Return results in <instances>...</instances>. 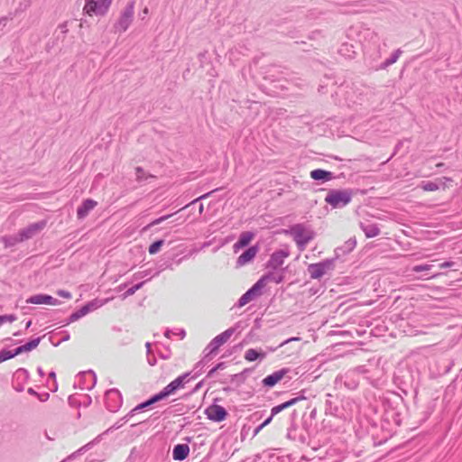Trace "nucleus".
<instances>
[{
	"mask_svg": "<svg viewBox=\"0 0 462 462\" xmlns=\"http://www.w3.org/2000/svg\"><path fill=\"white\" fill-rule=\"evenodd\" d=\"M357 411L356 402L349 397L340 398L339 396L327 393L325 395V413L343 420H349Z\"/></svg>",
	"mask_w": 462,
	"mask_h": 462,
	"instance_id": "nucleus-1",
	"label": "nucleus"
},
{
	"mask_svg": "<svg viewBox=\"0 0 462 462\" xmlns=\"http://www.w3.org/2000/svg\"><path fill=\"white\" fill-rule=\"evenodd\" d=\"M285 232L293 238L300 251L305 250L307 245L315 237V232L304 224L292 225Z\"/></svg>",
	"mask_w": 462,
	"mask_h": 462,
	"instance_id": "nucleus-2",
	"label": "nucleus"
},
{
	"mask_svg": "<svg viewBox=\"0 0 462 462\" xmlns=\"http://www.w3.org/2000/svg\"><path fill=\"white\" fill-rule=\"evenodd\" d=\"M236 328L234 327L229 328L215 337L205 348V356L199 362L197 363V366H199L200 365H206L211 360V356L215 355L218 351L219 347L232 337V335L236 332Z\"/></svg>",
	"mask_w": 462,
	"mask_h": 462,
	"instance_id": "nucleus-3",
	"label": "nucleus"
},
{
	"mask_svg": "<svg viewBox=\"0 0 462 462\" xmlns=\"http://www.w3.org/2000/svg\"><path fill=\"white\" fill-rule=\"evenodd\" d=\"M353 194L350 189H329L325 197V202L333 208H342L351 202Z\"/></svg>",
	"mask_w": 462,
	"mask_h": 462,
	"instance_id": "nucleus-4",
	"label": "nucleus"
},
{
	"mask_svg": "<svg viewBox=\"0 0 462 462\" xmlns=\"http://www.w3.org/2000/svg\"><path fill=\"white\" fill-rule=\"evenodd\" d=\"M134 14V1L127 3L126 6L121 12L119 18L114 24L115 32H125L131 25Z\"/></svg>",
	"mask_w": 462,
	"mask_h": 462,
	"instance_id": "nucleus-5",
	"label": "nucleus"
},
{
	"mask_svg": "<svg viewBox=\"0 0 462 462\" xmlns=\"http://www.w3.org/2000/svg\"><path fill=\"white\" fill-rule=\"evenodd\" d=\"M113 0H86L84 12L88 15H104Z\"/></svg>",
	"mask_w": 462,
	"mask_h": 462,
	"instance_id": "nucleus-6",
	"label": "nucleus"
},
{
	"mask_svg": "<svg viewBox=\"0 0 462 462\" xmlns=\"http://www.w3.org/2000/svg\"><path fill=\"white\" fill-rule=\"evenodd\" d=\"M334 269V260L327 259L317 263H311L308 266V273L311 279H319L328 271Z\"/></svg>",
	"mask_w": 462,
	"mask_h": 462,
	"instance_id": "nucleus-7",
	"label": "nucleus"
},
{
	"mask_svg": "<svg viewBox=\"0 0 462 462\" xmlns=\"http://www.w3.org/2000/svg\"><path fill=\"white\" fill-rule=\"evenodd\" d=\"M97 383L96 374L89 370L78 374L74 386L81 390H91Z\"/></svg>",
	"mask_w": 462,
	"mask_h": 462,
	"instance_id": "nucleus-8",
	"label": "nucleus"
},
{
	"mask_svg": "<svg viewBox=\"0 0 462 462\" xmlns=\"http://www.w3.org/2000/svg\"><path fill=\"white\" fill-rule=\"evenodd\" d=\"M123 403L121 393L116 389H110L106 393V405L108 411L116 412L119 410Z\"/></svg>",
	"mask_w": 462,
	"mask_h": 462,
	"instance_id": "nucleus-9",
	"label": "nucleus"
},
{
	"mask_svg": "<svg viewBox=\"0 0 462 462\" xmlns=\"http://www.w3.org/2000/svg\"><path fill=\"white\" fill-rule=\"evenodd\" d=\"M290 255L288 250L279 249L274 251L266 263V268L276 271L284 263L285 258Z\"/></svg>",
	"mask_w": 462,
	"mask_h": 462,
	"instance_id": "nucleus-10",
	"label": "nucleus"
},
{
	"mask_svg": "<svg viewBox=\"0 0 462 462\" xmlns=\"http://www.w3.org/2000/svg\"><path fill=\"white\" fill-rule=\"evenodd\" d=\"M336 383L344 384L348 390H355L359 384L358 373L356 370L348 371L345 374L337 376Z\"/></svg>",
	"mask_w": 462,
	"mask_h": 462,
	"instance_id": "nucleus-11",
	"label": "nucleus"
},
{
	"mask_svg": "<svg viewBox=\"0 0 462 462\" xmlns=\"http://www.w3.org/2000/svg\"><path fill=\"white\" fill-rule=\"evenodd\" d=\"M205 414L208 420L215 422H221L226 420L228 413L223 406L214 403L205 410Z\"/></svg>",
	"mask_w": 462,
	"mask_h": 462,
	"instance_id": "nucleus-12",
	"label": "nucleus"
},
{
	"mask_svg": "<svg viewBox=\"0 0 462 462\" xmlns=\"http://www.w3.org/2000/svg\"><path fill=\"white\" fill-rule=\"evenodd\" d=\"M45 226H46L45 220H42V221L29 225L28 226H26L19 231L20 240H23V241H26V240H29V239L34 237Z\"/></svg>",
	"mask_w": 462,
	"mask_h": 462,
	"instance_id": "nucleus-13",
	"label": "nucleus"
},
{
	"mask_svg": "<svg viewBox=\"0 0 462 462\" xmlns=\"http://www.w3.org/2000/svg\"><path fill=\"white\" fill-rule=\"evenodd\" d=\"M30 377L29 372L24 368H19L15 371L14 374L13 380V387L14 389L21 393L24 390V383L28 381Z\"/></svg>",
	"mask_w": 462,
	"mask_h": 462,
	"instance_id": "nucleus-14",
	"label": "nucleus"
},
{
	"mask_svg": "<svg viewBox=\"0 0 462 462\" xmlns=\"http://www.w3.org/2000/svg\"><path fill=\"white\" fill-rule=\"evenodd\" d=\"M305 392H306V390H302L301 392H300L298 393V395L296 397L291 398V400H289L287 402H282V403H281L279 405H276V406L273 407L272 410H271L272 416L277 415L278 413H280L283 410H285V409L294 405L299 401L305 400L307 398L304 395Z\"/></svg>",
	"mask_w": 462,
	"mask_h": 462,
	"instance_id": "nucleus-15",
	"label": "nucleus"
},
{
	"mask_svg": "<svg viewBox=\"0 0 462 462\" xmlns=\"http://www.w3.org/2000/svg\"><path fill=\"white\" fill-rule=\"evenodd\" d=\"M258 251L259 247L257 245L248 247L238 256L236 260V265L244 266L246 263H250L256 256Z\"/></svg>",
	"mask_w": 462,
	"mask_h": 462,
	"instance_id": "nucleus-16",
	"label": "nucleus"
},
{
	"mask_svg": "<svg viewBox=\"0 0 462 462\" xmlns=\"http://www.w3.org/2000/svg\"><path fill=\"white\" fill-rule=\"evenodd\" d=\"M29 304H48V305H59L60 300L47 294H36L29 297L26 300Z\"/></svg>",
	"mask_w": 462,
	"mask_h": 462,
	"instance_id": "nucleus-17",
	"label": "nucleus"
},
{
	"mask_svg": "<svg viewBox=\"0 0 462 462\" xmlns=\"http://www.w3.org/2000/svg\"><path fill=\"white\" fill-rule=\"evenodd\" d=\"M289 372L288 368H282L275 371L273 374L264 377L262 381L263 385L268 388L273 387L278 382H280L284 375Z\"/></svg>",
	"mask_w": 462,
	"mask_h": 462,
	"instance_id": "nucleus-18",
	"label": "nucleus"
},
{
	"mask_svg": "<svg viewBox=\"0 0 462 462\" xmlns=\"http://www.w3.org/2000/svg\"><path fill=\"white\" fill-rule=\"evenodd\" d=\"M287 437L288 439L297 441L300 444H304L307 442L306 431L295 425H291L288 429Z\"/></svg>",
	"mask_w": 462,
	"mask_h": 462,
	"instance_id": "nucleus-19",
	"label": "nucleus"
},
{
	"mask_svg": "<svg viewBox=\"0 0 462 462\" xmlns=\"http://www.w3.org/2000/svg\"><path fill=\"white\" fill-rule=\"evenodd\" d=\"M97 205V202L92 199L83 200L77 209V217L79 219H84L88 213Z\"/></svg>",
	"mask_w": 462,
	"mask_h": 462,
	"instance_id": "nucleus-20",
	"label": "nucleus"
},
{
	"mask_svg": "<svg viewBox=\"0 0 462 462\" xmlns=\"http://www.w3.org/2000/svg\"><path fill=\"white\" fill-rule=\"evenodd\" d=\"M189 447L188 444H177L172 449V457L174 460L182 461L188 457Z\"/></svg>",
	"mask_w": 462,
	"mask_h": 462,
	"instance_id": "nucleus-21",
	"label": "nucleus"
},
{
	"mask_svg": "<svg viewBox=\"0 0 462 462\" xmlns=\"http://www.w3.org/2000/svg\"><path fill=\"white\" fill-rule=\"evenodd\" d=\"M310 177L314 180L327 182L334 179V174L326 170L315 169L310 171Z\"/></svg>",
	"mask_w": 462,
	"mask_h": 462,
	"instance_id": "nucleus-22",
	"label": "nucleus"
},
{
	"mask_svg": "<svg viewBox=\"0 0 462 462\" xmlns=\"http://www.w3.org/2000/svg\"><path fill=\"white\" fill-rule=\"evenodd\" d=\"M254 233L250 231L242 232L238 240L234 245V251L237 252L239 249L247 246L254 238Z\"/></svg>",
	"mask_w": 462,
	"mask_h": 462,
	"instance_id": "nucleus-23",
	"label": "nucleus"
},
{
	"mask_svg": "<svg viewBox=\"0 0 462 462\" xmlns=\"http://www.w3.org/2000/svg\"><path fill=\"white\" fill-rule=\"evenodd\" d=\"M356 245V240L355 237L349 238L345 244L341 246L336 248L335 253L337 257H340L342 255H346L352 252Z\"/></svg>",
	"mask_w": 462,
	"mask_h": 462,
	"instance_id": "nucleus-24",
	"label": "nucleus"
},
{
	"mask_svg": "<svg viewBox=\"0 0 462 462\" xmlns=\"http://www.w3.org/2000/svg\"><path fill=\"white\" fill-rule=\"evenodd\" d=\"M360 227L367 238H373L380 234V228L374 223H360Z\"/></svg>",
	"mask_w": 462,
	"mask_h": 462,
	"instance_id": "nucleus-25",
	"label": "nucleus"
},
{
	"mask_svg": "<svg viewBox=\"0 0 462 462\" xmlns=\"http://www.w3.org/2000/svg\"><path fill=\"white\" fill-rule=\"evenodd\" d=\"M257 296H259L258 291L254 290V287L252 286L240 297V299L237 301V306L243 307Z\"/></svg>",
	"mask_w": 462,
	"mask_h": 462,
	"instance_id": "nucleus-26",
	"label": "nucleus"
},
{
	"mask_svg": "<svg viewBox=\"0 0 462 462\" xmlns=\"http://www.w3.org/2000/svg\"><path fill=\"white\" fill-rule=\"evenodd\" d=\"M266 356V352L259 351L254 348H249L245 353V359L248 362H254L257 359H263Z\"/></svg>",
	"mask_w": 462,
	"mask_h": 462,
	"instance_id": "nucleus-27",
	"label": "nucleus"
},
{
	"mask_svg": "<svg viewBox=\"0 0 462 462\" xmlns=\"http://www.w3.org/2000/svg\"><path fill=\"white\" fill-rule=\"evenodd\" d=\"M1 242L4 244L5 247H13L19 243H22L23 240H20L19 232L16 235L13 236H5L1 237Z\"/></svg>",
	"mask_w": 462,
	"mask_h": 462,
	"instance_id": "nucleus-28",
	"label": "nucleus"
},
{
	"mask_svg": "<svg viewBox=\"0 0 462 462\" xmlns=\"http://www.w3.org/2000/svg\"><path fill=\"white\" fill-rule=\"evenodd\" d=\"M264 276H265L267 282L271 281V282H275L276 284H280L284 280V270L282 269L278 273H275L274 271L268 272L267 273L264 274Z\"/></svg>",
	"mask_w": 462,
	"mask_h": 462,
	"instance_id": "nucleus-29",
	"label": "nucleus"
},
{
	"mask_svg": "<svg viewBox=\"0 0 462 462\" xmlns=\"http://www.w3.org/2000/svg\"><path fill=\"white\" fill-rule=\"evenodd\" d=\"M151 404L148 400L145 402H141L140 404L136 405L134 409H132L125 417L122 418L123 420L128 421L134 415H135L137 412L150 407Z\"/></svg>",
	"mask_w": 462,
	"mask_h": 462,
	"instance_id": "nucleus-30",
	"label": "nucleus"
},
{
	"mask_svg": "<svg viewBox=\"0 0 462 462\" xmlns=\"http://www.w3.org/2000/svg\"><path fill=\"white\" fill-rule=\"evenodd\" d=\"M184 387V383L181 382V379H179L178 377L171 381L169 384H167L164 387V390L170 396L171 394L175 393V392L179 389H181Z\"/></svg>",
	"mask_w": 462,
	"mask_h": 462,
	"instance_id": "nucleus-31",
	"label": "nucleus"
},
{
	"mask_svg": "<svg viewBox=\"0 0 462 462\" xmlns=\"http://www.w3.org/2000/svg\"><path fill=\"white\" fill-rule=\"evenodd\" d=\"M90 311L88 310V308L86 306V304L84 306H82L80 309H79L78 310L74 311L69 317V320H68V324L69 323H72V322H75L77 321L78 319H81L82 317L86 316L87 314H88Z\"/></svg>",
	"mask_w": 462,
	"mask_h": 462,
	"instance_id": "nucleus-32",
	"label": "nucleus"
},
{
	"mask_svg": "<svg viewBox=\"0 0 462 462\" xmlns=\"http://www.w3.org/2000/svg\"><path fill=\"white\" fill-rule=\"evenodd\" d=\"M90 311L88 310V308L86 306V304L84 306H82L80 309H79L78 310L74 311L69 317V320H68V324L69 323H72V322H75L77 321L78 319H81L82 317L86 316L87 314H88Z\"/></svg>",
	"mask_w": 462,
	"mask_h": 462,
	"instance_id": "nucleus-33",
	"label": "nucleus"
},
{
	"mask_svg": "<svg viewBox=\"0 0 462 462\" xmlns=\"http://www.w3.org/2000/svg\"><path fill=\"white\" fill-rule=\"evenodd\" d=\"M90 311L88 310V308L86 306V304L84 306H82L80 309H79L78 310L74 311L69 317V320H68V324L69 323H72V322H75L77 321L78 319H81L82 317L86 316L87 314H88Z\"/></svg>",
	"mask_w": 462,
	"mask_h": 462,
	"instance_id": "nucleus-34",
	"label": "nucleus"
},
{
	"mask_svg": "<svg viewBox=\"0 0 462 462\" xmlns=\"http://www.w3.org/2000/svg\"><path fill=\"white\" fill-rule=\"evenodd\" d=\"M90 311L88 310V308L86 306V304L84 306H82L80 309H79L78 310L74 311L69 317V320H68V324L69 323H72V322H75L77 321L78 319H81L82 317L86 316L87 314H88Z\"/></svg>",
	"mask_w": 462,
	"mask_h": 462,
	"instance_id": "nucleus-35",
	"label": "nucleus"
},
{
	"mask_svg": "<svg viewBox=\"0 0 462 462\" xmlns=\"http://www.w3.org/2000/svg\"><path fill=\"white\" fill-rule=\"evenodd\" d=\"M402 51L401 49H397L394 52L392 53L390 58L386 59L380 66L381 69H386L389 66L394 64L400 56L402 55Z\"/></svg>",
	"mask_w": 462,
	"mask_h": 462,
	"instance_id": "nucleus-36",
	"label": "nucleus"
},
{
	"mask_svg": "<svg viewBox=\"0 0 462 462\" xmlns=\"http://www.w3.org/2000/svg\"><path fill=\"white\" fill-rule=\"evenodd\" d=\"M163 245H164L163 239H158V240L154 241L153 243H152L150 245V246L148 248L149 254H157Z\"/></svg>",
	"mask_w": 462,
	"mask_h": 462,
	"instance_id": "nucleus-37",
	"label": "nucleus"
},
{
	"mask_svg": "<svg viewBox=\"0 0 462 462\" xmlns=\"http://www.w3.org/2000/svg\"><path fill=\"white\" fill-rule=\"evenodd\" d=\"M168 393H166V391L164 390V388L159 392L158 393L152 395L151 398L148 399L149 402L151 405L165 399L166 397H168Z\"/></svg>",
	"mask_w": 462,
	"mask_h": 462,
	"instance_id": "nucleus-38",
	"label": "nucleus"
},
{
	"mask_svg": "<svg viewBox=\"0 0 462 462\" xmlns=\"http://www.w3.org/2000/svg\"><path fill=\"white\" fill-rule=\"evenodd\" d=\"M145 282H141L132 287H130L128 290L125 291V292L123 294V298L125 299L129 296L134 295L139 289H141Z\"/></svg>",
	"mask_w": 462,
	"mask_h": 462,
	"instance_id": "nucleus-39",
	"label": "nucleus"
},
{
	"mask_svg": "<svg viewBox=\"0 0 462 462\" xmlns=\"http://www.w3.org/2000/svg\"><path fill=\"white\" fill-rule=\"evenodd\" d=\"M421 188L425 191H435V190L439 189V185L433 181H422Z\"/></svg>",
	"mask_w": 462,
	"mask_h": 462,
	"instance_id": "nucleus-40",
	"label": "nucleus"
},
{
	"mask_svg": "<svg viewBox=\"0 0 462 462\" xmlns=\"http://www.w3.org/2000/svg\"><path fill=\"white\" fill-rule=\"evenodd\" d=\"M14 356L15 354H14V350L2 349L0 351V363L14 358Z\"/></svg>",
	"mask_w": 462,
	"mask_h": 462,
	"instance_id": "nucleus-41",
	"label": "nucleus"
},
{
	"mask_svg": "<svg viewBox=\"0 0 462 462\" xmlns=\"http://www.w3.org/2000/svg\"><path fill=\"white\" fill-rule=\"evenodd\" d=\"M104 302L98 299H95L93 300L88 301L86 303V306L88 308V310L91 312L93 310H97L98 308L102 307Z\"/></svg>",
	"mask_w": 462,
	"mask_h": 462,
	"instance_id": "nucleus-42",
	"label": "nucleus"
},
{
	"mask_svg": "<svg viewBox=\"0 0 462 462\" xmlns=\"http://www.w3.org/2000/svg\"><path fill=\"white\" fill-rule=\"evenodd\" d=\"M171 217V215H165V216H162L161 217H158V218L154 219L150 224H148L145 227H143V231H147L152 226H154L156 225H159V224L162 223L163 221L167 220Z\"/></svg>",
	"mask_w": 462,
	"mask_h": 462,
	"instance_id": "nucleus-43",
	"label": "nucleus"
},
{
	"mask_svg": "<svg viewBox=\"0 0 462 462\" xmlns=\"http://www.w3.org/2000/svg\"><path fill=\"white\" fill-rule=\"evenodd\" d=\"M171 335L179 336L181 339L184 338L186 332L184 329L180 328L177 331H173L171 329H166L164 332V336L168 338H171Z\"/></svg>",
	"mask_w": 462,
	"mask_h": 462,
	"instance_id": "nucleus-44",
	"label": "nucleus"
},
{
	"mask_svg": "<svg viewBox=\"0 0 462 462\" xmlns=\"http://www.w3.org/2000/svg\"><path fill=\"white\" fill-rule=\"evenodd\" d=\"M267 280L264 275H263L254 285V290L258 291V294H261L262 289L265 286Z\"/></svg>",
	"mask_w": 462,
	"mask_h": 462,
	"instance_id": "nucleus-45",
	"label": "nucleus"
},
{
	"mask_svg": "<svg viewBox=\"0 0 462 462\" xmlns=\"http://www.w3.org/2000/svg\"><path fill=\"white\" fill-rule=\"evenodd\" d=\"M267 280L264 275H263L254 285V290L258 291V294H261L262 289L265 286Z\"/></svg>",
	"mask_w": 462,
	"mask_h": 462,
	"instance_id": "nucleus-46",
	"label": "nucleus"
},
{
	"mask_svg": "<svg viewBox=\"0 0 462 462\" xmlns=\"http://www.w3.org/2000/svg\"><path fill=\"white\" fill-rule=\"evenodd\" d=\"M41 339H42V337H34V338L31 339L30 341H28L27 343H25L27 351L30 352L32 349L36 348L38 346V345L40 344Z\"/></svg>",
	"mask_w": 462,
	"mask_h": 462,
	"instance_id": "nucleus-47",
	"label": "nucleus"
},
{
	"mask_svg": "<svg viewBox=\"0 0 462 462\" xmlns=\"http://www.w3.org/2000/svg\"><path fill=\"white\" fill-rule=\"evenodd\" d=\"M16 320V316L14 314L0 315V327L6 322H14Z\"/></svg>",
	"mask_w": 462,
	"mask_h": 462,
	"instance_id": "nucleus-48",
	"label": "nucleus"
},
{
	"mask_svg": "<svg viewBox=\"0 0 462 462\" xmlns=\"http://www.w3.org/2000/svg\"><path fill=\"white\" fill-rule=\"evenodd\" d=\"M432 265L431 264H420V265H415L412 267V272L414 273H420V272H424V271H430L431 269Z\"/></svg>",
	"mask_w": 462,
	"mask_h": 462,
	"instance_id": "nucleus-49",
	"label": "nucleus"
},
{
	"mask_svg": "<svg viewBox=\"0 0 462 462\" xmlns=\"http://www.w3.org/2000/svg\"><path fill=\"white\" fill-rule=\"evenodd\" d=\"M135 173H136V180L137 181L141 182V181L146 180L144 170L142 167H136Z\"/></svg>",
	"mask_w": 462,
	"mask_h": 462,
	"instance_id": "nucleus-50",
	"label": "nucleus"
},
{
	"mask_svg": "<svg viewBox=\"0 0 462 462\" xmlns=\"http://www.w3.org/2000/svg\"><path fill=\"white\" fill-rule=\"evenodd\" d=\"M101 438V435L97 436L95 439L83 446L79 451L88 450L94 444L97 443Z\"/></svg>",
	"mask_w": 462,
	"mask_h": 462,
	"instance_id": "nucleus-51",
	"label": "nucleus"
},
{
	"mask_svg": "<svg viewBox=\"0 0 462 462\" xmlns=\"http://www.w3.org/2000/svg\"><path fill=\"white\" fill-rule=\"evenodd\" d=\"M37 398L42 402H47L50 398V393L47 392L41 393H38Z\"/></svg>",
	"mask_w": 462,
	"mask_h": 462,
	"instance_id": "nucleus-52",
	"label": "nucleus"
},
{
	"mask_svg": "<svg viewBox=\"0 0 462 462\" xmlns=\"http://www.w3.org/2000/svg\"><path fill=\"white\" fill-rule=\"evenodd\" d=\"M57 294L60 296V297H62V298H65V299H71L72 295L69 291H64V290H59L57 291Z\"/></svg>",
	"mask_w": 462,
	"mask_h": 462,
	"instance_id": "nucleus-53",
	"label": "nucleus"
},
{
	"mask_svg": "<svg viewBox=\"0 0 462 462\" xmlns=\"http://www.w3.org/2000/svg\"><path fill=\"white\" fill-rule=\"evenodd\" d=\"M24 352H28L25 344L19 346L18 347L14 349V354H15V356Z\"/></svg>",
	"mask_w": 462,
	"mask_h": 462,
	"instance_id": "nucleus-54",
	"label": "nucleus"
},
{
	"mask_svg": "<svg viewBox=\"0 0 462 462\" xmlns=\"http://www.w3.org/2000/svg\"><path fill=\"white\" fill-rule=\"evenodd\" d=\"M179 379H181V382L185 384L186 383H188L191 378L190 376V373L189 372H187V373H184L183 374L178 376Z\"/></svg>",
	"mask_w": 462,
	"mask_h": 462,
	"instance_id": "nucleus-55",
	"label": "nucleus"
},
{
	"mask_svg": "<svg viewBox=\"0 0 462 462\" xmlns=\"http://www.w3.org/2000/svg\"><path fill=\"white\" fill-rule=\"evenodd\" d=\"M205 365H200L199 366H197V365H195L194 367V374L191 376V378H197L200 374H201V371L202 369L204 368Z\"/></svg>",
	"mask_w": 462,
	"mask_h": 462,
	"instance_id": "nucleus-56",
	"label": "nucleus"
},
{
	"mask_svg": "<svg viewBox=\"0 0 462 462\" xmlns=\"http://www.w3.org/2000/svg\"><path fill=\"white\" fill-rule=\"evenodd\" d=\"M454 264H455V263L452 261H446L439 264V268L446 269V268L452 267Z\"/></svg>",
	"mask_w": 462,
	"mask_h": 462,
	"instance_id": "nucleus-57",
	"label": "nucleus"
},
{
	"mask_svg": "<svg viewBox=\"0 0 462 462\" xmlns=\"http://www.w3.org/2000/svg\"><path fill=\"white\" fill-rule=\"evenodd\" d=\"M300 340V337H290L284 341H282V343L279 344V346H282L290 342H292V341H299Z\"/></svg>",
	"mask_w": 462,
	"mask_h": 462,
	"instance_id": "nucleus-58",
	"label": "nucleus"
},
{
	"mask_svg": "<svg viewBox=\"0 0 462 462\" xmlns=\"http://www.w3.org/2000/svg\"><path fill=\"white\" fill-rule=\"evenodd\" d=\"M451 365H452L451 363L448 364L447 365L444 366V368L441 371H439V374H448L450 371V369H451Z\"/></svg>",
	"mask_w": 462,
	"mask_h": 462,
	"instance_id": "nucleus-59",
	"label": "nucleus"
},
{
	"mask_svg": "<svg viewBox=\"0 0 462 462\" xmlns=\"http://www.w3.org/2000/svg\"><path fill=\"white\" fill-rule=\"evenodd\" d=\"M58 28H59V30L60 31V32L62 34H66L67 32H68L67 22L62 23L61 24H60Z\"/></svg>",
	"mask_w": 462,
	"mask_h": 462,
	"instance_id": "nucleus-60",
	"label": "nucleus"
},
{
	"mask_svg": "<svg viewBox=\"0 0 462 462\" xmlns=\"http://www.w3.org/2000/svg\"><path fill=\"white\" fill-rule=\"evenodd\" d=\"M13 16H3L0 18V25L5 26L8 20H12Z\"/></svg>",
	"mask_w": 462,
	"mask_h": 462,
	"instance_id": "nucleus-61",
	"label": "nucleus"
},
{
	"mask_svg": "<svg viewBox=\"0 0 462 462\" xmlns=\"http://www.w3.org/2000/svg\"><path fill=\"white\" fill-rule=\"evenodd\" d=\"M214 367L216 368L217 371L223 370L226 368V363L220 362V363L217 364Z\"/></svg>",
	"mask_w": 462,
	"mask_h": 462,
	"instance_id": "nucleus-62",
	"label": "nucleus"
},
{
	"mask_svg": "<svg viewBox=\"0 0 462 462\" xmlns=\"http://www.w3.org/2000/svg\"><path fill=\"white\" fill-rule=\"evenodd\" d=\"M27 393L30 395H32V396H35V397H37V395H38V393L32 387L28 388L27 389Z\"/></svg>",
	"mask_w": 462,
	"mask_h": 462,
	"instance_id": "nucleus-63",
	"label": "nucleus"
},
{
	"mask_svg": "<svg viewBox=\"0 0 462 462\" xmlns=\"http://www.w3.org/2000/svg\"><path fill=\"white\" fill-rule=\"evenodd\" d=\"M274 416H272V414L262 423V427L267 426L273 420Z\"/></svg>",
	"mask_w": 462,
	"mask_h": 462,
	"instance_id": "nucleus-64",
	"label": "nucleus"
}]
</instances>
